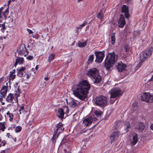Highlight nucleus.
<instances>
[{
    "label": "nucleus",
    "instance_id": "nucleus-32",
    "mask_svg": "<svg viewBox=\"0 0 153 153\" xmlns=\"http://www.w3.org/2000/svg\"><path fill=\"white\" fill-rule=\"evenodd\" d=\"M141 61L137 65V67H136V69H138L140 67H141L142 63L145 60V59H143L142 58H141L140 57Z\"/></svg>",
    "mask_w": 153,
    "mask_h": 153
},
{
    "label": "nucleus",
    "instance_id": "nucleus-41",
    "mask_svg": "<svg viewBox=\"0 0 153 153\" xmlns=\"http://www.w3.org/2000/svg\"><path fill=\"white\" fill-rule=\"evenodd\" d=\"M15 75H10V79L13 80L15 77Z\"/></svg>",
    "mask_w": 153,
    "mask_h": 153
},
{
    "label": "nucleus",
    "instance_id": "nucleus-46",
    "mask_svg": "<svg viewBox=\"0 0 153 153\" xmlns=\"http://www.w3.org/2000/svg\"><path fill=\"white\" fill-rule=\"evenodd\" d=\"M50 78V76H49L47 75V77H45L44 78V79L45 80L47 81Z\"/></svg>",
    "mask_w": 153,
    "mask_h": 153
},
{
    "label": "nucleus",
    "instance_id": "nucleus-5",
    "mask_svg": "<svg viewBox=\"0 0 153 153\" xmlns=\"http://www.w3.org/2000/svg\"><path fill=\"white\" fill-rule=\"evenodd\" d=\"M111 94L110 98H114L121 96L123 93L119 88H114L111 89L109 92Z\"/></svg>",
    "mask_w": 153,
    "mask_h": 153
},
{
    "label": "nucleus",
    "instance_id": "nucleus-19",
    "mask_svg": "<svg viewBox=\"0 0 153 153\" xmlns=\"http://www.w3.org/2000/svg\"><path fill=\"white\" fill-rule=\"evenodd\" d=\"M13 94L11 93H10L6 98V100L9 102H12L14 98Z\"/></svg>",
    "mask_w": 153,
    "mask_h": 153
},
{
    "label": "nucleus",
    "instance_id": "nucleus-64",
    "mask_svg": "<svg viewBox=\"0 0 153 153\" xmlns=\"http://www.w3.org/2000/svg\"><path fill=\"white\" fill-rule=\"evenodd\" d=\"M1 103H2V105H4V104H5V103L4 102H1Z\"/></svg>",
    "mask_w": 153,
    "mask_h": 153
},
{
    "label": "nucleus",
    "instance_id": "nucleus-42",
    "mask_svg": "<svg viewBox=\"0 0 153 153\" xmlns=\"http://www.w3.org/2000/svg\"><path fill=\"white\" fill-rule=\"evenodd\" d=\"M33 57L32 56H28L27 57V59L29 60H31L33 59Z\"/></svg>",
    "mask_w": 153,
    "mask_h": 153
},
{
    "label": "nucleus",
    "instance_id": "nucleus-26",
    "mask_svg": "<svg viewBox=\"0 0 153 153\" xmlns=\"http://www.w3.org/2000/svg\"><path fill=\"white\" fill-rule=\"evenodd\" d=\"M62 124L61 123L59 122V123L56 126V130H55L54 131V134H57L58 131L59 129L61 128V127L62 126Z\"/></svg>",
    "mask_w": 153,
    "mask_h": 153
},
{
    "label": "nucleus",
    "instance_id": "nucleus-14",
    "mask_svg": "<svg viewBox=\"0 0 153 153\" xmlns=\"http://www.w3.org/2000/svg\"><path fill=\"white\" fill-rule=\"evenodd\" d=\"M8 90V86H4L0 91V96L1 97H4L6 95Z\"/></svg>",
    "mask_w": 153,
    "mask_h": 153
},
{
    "label": "nucleus",
    "instance_id": "nucleus-3",
    "mask_svg": "<svg viewBox=\"0 0 153 153\" xmlns=\"http://www.w3.org/2000/svg\"><path fill=\"white\" fill-rule=\"evenodd\" d=\"M86 75L92 79L94 83H99L102 80V77L100 75L99 70L96 68L89 69L87 72Z\"/></svg>",
    "mask_w": 153,
    "mask_h": 153
},
{
    "label": "nucleus",
    "instance_id": "nucleus-50",
    "mask_svg": "<svg viewBox=\"0 0 153 153\" xmlns=\"http://www.w3.org/2000/svg\"><path fill=\"white\" fill-rule=\"evenodd\" d=\"M66 112H65V114H67L68 113L69 109H68V107H66Z\"/></svg>",
    "mask_w": 153,
    "mask_h": 153
},
{
    "label": "nucleus",
    "instance_id": "nucleus-11",
    "mask_svg": "<svg viewBox=\"0 0 153 153\" xmlns=\"http://www.w3.org/2000/svg\"><path fill=\"white\" fill-rule=\"evenodd\" d=\"M119 133L118 131H114L111 134L110 137V143H112L118 138L119 135Z\"/></svg>",
    "mask_w": 153,
    "mask_h": 153
},
{
    "label": "nucleus",
    "instance_id": "nucleus-62",
    "mask_svg": "<svg viewBox=\"0 0 153 153\" xmlns=\"http://www.w3.org/2000/svg\"><path fill=\"white\" fill-rule=\"evenodd\" d=\"M150 81H153V75L152 76V78L150 79Z\"/></svg>",
    "mask_w": 153,
    "mask_h": 153
},
{
    "label": "nucleus",
    "instance_id": "nucleus-53",
    "mask_svg": "<svg viewBox=\"0 0 153 153\" xmlns=\"http://www.w3.org/2000/svg\"><path fill=\"white\" fill-rule=\"evenodd\" d=\"M130 126V124L129 123H128V125L127 126L126 128H129Z\"/></svg>",
    "mask_w": 153,
    "mask_h": 153
},
{
    "label": "nucleus",
    "instance_id": "nucleus-63",
    "mask_svg": "<svg viewBox=\"0 0 153 153\" xmlns=\"http://www.w3.org/2000/svg\"><path fill=\"white\" fill-rule=\"evenodd\" d=\"M14 141L15 142L16 141V137L14 139Z\"/></svg>",
    "mask_w": 153,
    "mask_h": 153
},
{
    "label": "nucleus",
    "instance_id": "nucleus-54",
    "mask_svg": "<svg viewBox=\"0 0 153 153\" xmlns=\"http://www.w3.org/2000/svg\"><path fill=\"white\" fill-rule=\"evenodd\" d=\"M2 13L1 12H0V19H1V18H2Z\"/></svg>",
    "mask_w": 153,
    "mask_h": 153
},
{
    "label": "nucleus",
    "instance_id": "nucleus-59",
    "mask_svg": "<svg viewBox=\"0 0 153 153\" xmlns=\"http://www.w3.org/2000/svg\"><path fill=\"white\" fill-rule=\"evenodd\" d=\"M2 117L1 115V114H0V121L2 119Z\"/></svg>",
    "mask_w": 153,
    "mask_h": 153
},
{
    "label": "nucleus",
    "instance_id": "nucleus-10",
    "mask_svg": "<svg viewBox=\"0 0 153 153\" xmlns=\"http://www.w3.org/2000/svg\"><path fill=\"white\" fill-rule=\"evenodd\" d=\"M121 12L124 13L125 17L128 19L129 17L128 7L126 5H123L121 8Z\"/></svg>",
    "mask_w": 153,
    "mask_h": 153
},
{
    "label": "nucleus",
    "instance_id": "nucleus-39",
    "mask_svg": "<svg viewBox=\"0 0 153 153\" xmlns=\"http://www.w3.org/2000/svg\"><path fill=\"white\" fill-rule=\"evenodd\" d=\"M87 24V22H85L82 25H79V27H77V28L78 29H81L82 28V27L84 26L85 25H86V24Z\"/></svg>",
    "mask_w": 153,
    "mask_h": 153
},
{
    "label": "nucleus",
    "instance_id": "nucleus-15",
    "mask_svg": "<svg viewBox=\"0 0 153 153\" xmlns=\"http://www.w3.org/2000/svg\"><path fill=\"white\" fill-rule=\"evenodd\" d=\"M93 121L92 117H89L83 120V123L86 126H88L90 125Z\"/></svg>",
    "mask_w": 153,
    "mask_h": 153
},
{
    "label": "nucleus",
    "instance_id": "nucleus-9",
    "mask_svg": "<svg viewBox=\"0 0 153 153\" xmlns=\"http://www.w3.org/2000/svg\"><path fill=\"white\" fill-rule=\"evenodd\" d=\"M25 51H26V54L24 55V56H26L28 53V51L25 48V45L24 44L21 45L18 48L17 51L19 55H22L25 53Z\"/></svg>",
    "mask_w": 153,
    "mask_h": 153
},
{
    "label": "nucleus",
    "instance_id": "nucleus-23",
    "mask_svg": "<svg viewBox=\"0 0 153 153\" xmlns=\"http://www.w3.org/2000/svg\"><path fill=\"white\" fill-rule=\"evenodd\" d=\"M69 105L71 107L75 108L77 105V104L75 100H73L69 103Z\"/></svg>",
    "mask_w": 153,
    "mask_h": 153
},
{
    "label": "nucleus",
    "instance_id": "nucleus-34",
    "mask_svg": "<svg viewBox=\"0 0 153 153\" xmlns=\"http://www.w3.org/2000/svg\"><path fill=\"white\" fill-rule=\"evenodd\" d=\"M0 27L1 28L0 29L1 31L4 32V29L6 28L4 23L3 24H0Z\"/></svg>",
    "mask_w": 153,
    "mask_h": 153
},
{
    "label": "nucleus",
    "instance_id": "nucleus-45",
    "mask_svg": "<svg viewBox=\"0 0 153 153\" xmlns=\"http://www.w3.org/2000/svg\"><path fill=\"white\" fill-rule=\"evenodd\" d=\"M3 15L5 19H6L7 17V16L5 13H2V16Z\"/></svg>",
    "mask_w": 153,
    "mask_h": 153
},
{
    "label": "nucleus",
    "instance_id": "nucleus-37",
    "mask_svg": "<svg viewBox=\"0 0 153 153\" xmlns=\"http://www.w3.org/2000/svg\"><path fill=\"white\" fill-rule=\"evenodd\" d=\"M22 127L20 126H17L15 128V131L16 132H19L22 130Z\"/></svg>",
    "mask_w": 153,
    "mask_h": 153
},
{
    "label": "nucleus",
    "instance_id": "nucleus-22",
    "mask_svg": "<svg viewBox=\"0 0 153 153\" xmlns=\"http://www.w3.org/2000/svg\"><path fill=\"white\" fill-rule=\"evenodd\" d=\"M104 16V13L103 12L102 10H101L100 12L98 13L97 15V17L100 19L102 21Z\"/></svg>",
    "mask_w": 153,
    "mask_h": 153
},
{
    "label": "nucleus",
    "instance_id": "nucleus-43",
    "mask_svg": "<svg viewBox=\"0 0 153 153\" xmlns=\"http://www.w3.org/2000/svg\"><path fill=\"white\" fill-rule=\"evenodd\" d=\"M127 45H125L124 47V50L126 52H127L129 51V48Z\"/></svg>",
    "mask_w": 153,
    "mask_h": 153
},
{
    "label": "nucleus",
    "instance_id": "nucleus-27",
    "mask_svg": "<svg viewBox=\"0 0 153 153\" xmlns=\"http://www.w3.org/2000/svg\"><path fill=\"white\" fill-rule=\"evenodd\" d=\"M94 59V55H90L88 57V59L87 63L88 64H90L91 62Z\"/></svg>",
    "mask_w": 153,
    "mask_h": 153
},
{
    "label": "nucleus",
    "instance_id": "nucleus-48",
    "mask_svg": "<svg viewBox=\"0 0 153 153\" xmlns=\"http://www.w3.org/2000/svg\"><path fill=\"white\" fill-rule=\"evenodd\" d=\"M27 30L29 34H30L33 33L32 31L31 30H30L29 29H27Z\"/></svg>",
    "mask_w": 153,
    "mask_h": 153
},
{
    "label": "nucleus",
    "instance_id": "nucleus-61",
    "mask_svg": "<svg viewBox=\"0 0 153 153\" xmlns=\"http://www.w3.org/2000/svg\"><path fill=\"white\" fill-rule=\"evenodd\" d=\"M3 98L2 97H1V98H0V101L1 102H2L3 100Z\"/></svg>",
    "mask_w": 153,
    "mask_h": 153
},
{
    "label": "nucleus",
    "instance_id": "nucleus-21",
    "mask_svg": "<svg viewBox=\"0 0 153 153\" xmlns=\"http://www.w3.org/2000/svg\"><path fill=\"white\" fill-rule=\"evenodd\" d=\"M23 61L24 59L23 58H20V57H18L16 60L15 66H16L18 63L22 64Z\"/></svg>",
    "mask_w": 153,
    "mask_h": 153
},
{
    "label": "nucleus",
    "instance_id": "nucleus-49",
    "mask_svg": "<svg viewBox=\"0 0 153 153\" xmlns=\"http://www.w3.org/2000/svg\"><path fill=\"white\" fill-rule=\"evenodd\" d=\"M76 32L77 33V34L78 35L79 34V31H78V29H79L77 28V27H76Z\"/></svg>",
    "mask_w": 153,
    "mask_h": 153
},
{
    "label": "nucleus",
    "instance_id": "nucleus-25",
    "mask_svg": "<svg viewBox=\"0 0 153 153\" xmlns=\"http://www.w3.org/2000/svg\"><path fill=\"white\" fill-rule=\"evenodd\" d=\"M111 44L112 45H114L115 42V33H113L111 34Z\"/></svg>",
    "mask_w": 153,
    "mask_h": 153
},
{
    "label": "nucleus",
    "instance_id": "nucleus-35",
    "mask_svg": "<svg viewBox=\"0 0 153 153\" xmlns=\"http://www.w3.org/2000/svg\"><path fill=\"white\" fill-rule=\"evenodd\" d=\"M86 45V42H79L78 43V46L79 47H83L85 46Z\"/></svg>",
    "mask_w": 153,
    "mask_h": 153
},
{
    "label": "nucleus",
    "instance_id": "nucleus-6",
    "mask_svg": "<svg viewBox=\"0 0 153 153\" xmlns=\"http://www.w3.org/2000/svg\"><path fill=\"white\" fill-rule=\"evenodd\" d=\"M141 98L142 101L148 103L153 102V95L149 93L143 94Z\"/></svg>",
    "mask_w": 153,
    "mask_h": 153
},
{
    "label": "nucleus",
    "instance_id": "nucleus-47",
    "mask_svg": "<svg viewBox=\"0 0 153 153\" xmlns=\"http://www.w3.org/2000/svg\"><path fill=\"white\" fill-rule=\"evenodd\" d=\"M7 149H6L5 150H3V151H2L1 153H6L7 152Z\"/></svg>",
    "mask_w": 153,
    "mask_h": 153
},
{
    "label": "nucleus",
    "instance_id": "nucleus-24",
    "mask_svg": "<svg viewBox=\"0 0 153 153\" xmlns=\"http://www.w3.org/2000/svg\"><path fill=\"white\" fill-rule=\"evenodd\" d=\"M61 132V131H59L58 132L57 134H54L52 138L51 139V140L52 141V142L53 143H55L56 142V139L57 137L58 136L59 134Z\"/></svg>",
    "mask_w": 153,
    "mask_h": 153
},
{
    "label": "nucleus",
    "instance_id": "nucleus-30",
    "mask_svg": "<svg viewBox=\"0 0 153 153\" xmlns=\"http://www.w3.org/2000/svg\"><path fill=\"white\" fill-rule=\"evenodd\" d=\"M5 128V127L4 122L0 123V130L3 131H4Z\"/></svg>",
    "mask_w": 153,
    "mask_h": 153
},
{
    "label": "nucleus",
    "instance_id": "nucleus-36",
    "mask_svg": "<svg viewBox=\"0 0 153 153\" xmlns=\"http://www.w3.org/2000/svg\"><path fill=\"white\" fill-rule=\"evenodd\" d=\"M6 143V141L5 140L2 141L0 139V147L2 146H4Z\"/></svg>",
    "mask_w": 153,
    "mask_h": 153
},
{
    "label": "nucleus",
    "instance_id": "nucleus-18",
    "mask_svg": "<svg viewBox=\"0 0 153 153\" xmlns=\"http://www.w3.org/2000/svg\"><path fill=\"white\" fill-rule=\"evenodd\" d=\"M64 112L62 108H59L57 112V115L61 119L63 118Z\"/></svg>",
    "mask_w": 153,
    "mask_h": 153
},
{
    "label": "nucleus",
    "instance_id": "nucleus-16",
    "mask_svg": "<svg viewBox=\"0 0 153 153\" xmlns=\"http://www.w3.org/2000/svg\"><path fill=\"white\" fill-rule=\"evenodd\" d=\"M137 134L135 133L133 134L132 138L130 140V143L133 146L135 145L138 141Z\"/></svg>",
    "mask_w": 153,
    "mask_h": 153
},
{
    "label": "nucleus",
    "instance_id": "nucleus-52",
    "mask_svg": "<svg viewBox=\"0 0 153 153\" xmlns=\"http://www.w3.org/2000/svg\"><path fill=\"white\" fill-rule=\"evenodd\" d=\"M9 9L8 8H7V9L5 10V12H4V13H8L9 12L8 11Z\"/></svg>",
    "mask_w": 153,
    "mask_h": 153
},
{
    "label": "nucleus",
    "instance_id": "nucleus-40",
    "mask_svg": "<svg viewBox=\"0 0 153 153\" xmlns=\"http://www.w3.org/2000/svg\"><path fill=\"white\" fill-rule=\"evenodd\" d=\"M16 91V93L15 94V95L16 96V97H17L19 96L20 93L19 87L17 88V90Z\"/></svg>",
    "mask_w": 153,
    "mask_h": 153
},
{
    "label": "nucleus",
    "instance_id": "nucleus-29",
    "mask_svg": "<svg viewBox=\"0 0 153 153\" xmlns=\"http://www.w3.org/2000/svg\"><path fill=\"white\" fill-rule=\"evenodd\" d=\"M55 55L53 54H50L48 57V61L49 62H51L53 60L55 57Z\"/></svg>",
    "mask_w": 153,
    "mask_h": 153
},
{
    "label": "nucleus",
    "instance_id": "nucleus-28",
    "mask_svg": "<svg viewBox=\"0 0 153 153\" xmlns=\"http://www.w3.org/2000/svg\"><path fill=\"white\" fill-rule=\"evenodd\" d=\"M122 126L121 123V121H118L116 123L115 126V128L116 129H120Z\"/></svg>",
    "mask_w": 153,
    "mask_h": 153
},
{
    "label": "nucleus",
    "instance_id": "nucleus-51",
    "mask_svg": "<svg viewBox=\"0 0 153 153\" xmlns=\"http://www.w3.org/2000/svg\"><path fill=\"white\" fill-rule=\"evenodd\" d=\"M30 75L29 74H26V78L27 79H28L29 78Z\"/></svg>",
    "mask_w": 153,
    "mask_h": 153
},
{
    "label": "nucleus",
    "instance_id": "nucleus-8",
    "mask_svg": "<svg viewBox=\"0 0 153 153\" xmlns=\"http://www.w3.org/2000/svg\"><path fill=\"white\" fill-rule=\"evenodd\" d=\"M153 51V48L151 47L150 48L148 49L145 52H142L140 55L141 58L146 60L147 58L151 55Z\"/></svg>",
    "mask_w": 153,
    "mask_h": 153
},
{
    "label": "nucleus",
    "instance_id": "nucleus-55",
    "mask_svg": "<svg viewBox=\"0 0 153 153\" xmlns=\"http://www.w3.org/2000/svg\"><path fill=\"white\" fill-rule=\"evenodd\" d=\"M151 129L153 131V124H151L150 126Z\"/></svg>",
    "mask_w": 153,
    "mask_h": 153
},
{
    "label": "nucleus",
    "instance_id": "nucleus-13",
    "mask_svg": "<svg viewBox=\"0 0 153 153\" xmlns=\"http://www.w3.org/2000/svg\"><path fill=\"white\" fill-rule=\"evenodd\" d=\"M126 65L121 62L118 63L117 65V68L119 72H121L126 70Z\"/></svg>",
    "mask_w": 153,
    "mask_h": 153
},
{
    "label": "nucleus",
    "instance_id": "nucleus-4",
    "mask_svg": "<svg viewBox=\"0 0 153 153\" xmlns=\"http://www.w3.org/2000/svg\"><path fill=\"white\" fill-rule=\"evenodd\" d=\"M107 99L105 96L101 95L97 97L95 99V104L100 106H105L107 105Z\"/></svg>",
    "mask_w": 153,
    "mask_h": 153
},
{
    "label": "nucleus",
    "instance_id": "nucleus-56",
    "mask_svg": "<svg viewBox=\"0 0 153 153\" xmlns=\"http://www.w3.org/2000/svg\"><path fill=\"white\" fill-rule=\"evenodd\" d=\"M4 8V7H2L0 8V12H2V10H3Z\"/></svg>",
    "mask_w": 153,
    "mask_h": 153
},
{
    "label": "nucleus",
    "instance_id": "nucleus-20",
    "mask_svg": "<svg viewBox=\"0 0 153 153\" xmlns=\"http://www.w3.org/2000/svg\"><path fill=\"white\" fill-rule=\"evenodd\" d=\"M26 68L25 67H22L21 69L18 70V75L19 76L22 77L24 74V71L25 70Z\"/></svg>",
    "mask_w": 153,
    "mask_h": 153
},
{
    "label": "nucleus",
    "instance_id": "nucleus-60",
    "mask_svg": "<svg viewBox=\"0 0 153 153\" xmlns=\"http://www.w3.org/2000/svg\"><path fill=\"white\" fill-rule=\"evenodd\" d=\"M38 65H37L36 66V67L35 69H36V70L37 71V70H38Z\"/></svg>",
    "mask_w": 153,
    "mask_h": 153
},
{
    "label": "nucleus",
    "instance_id": "nucleus-1",
    "mask_svg": "<svg viewBox=\"0 0 153 153\" xmlns=\"http://www.w3.org/2000/svg\"><path fill=\"white\" fill-rule=\"evenodd\" d=\"M90 88V85L85 80L79 82L73 91L74 95L82 100L87 97V94Z\"/></svg>",
    "mask_w": 153,
    "mask_h": 153
},
{
    "label": "nucleus",
    "instance_id": "nucleus-7",
    "mask_svg": "<svg viewBox=\"0 0 153 153\" xmlns=\"http://www.w3.org/2000/svg\"><path fill=\"white\" fill-rule=\"evenodd\" d=\"M94 53L96 56L95 62L98 63H101L104 57V52H95Z\"/></svg>",
    "mask_w": 153,
    "mask_h": 153
},
{
    "label": "nucleus",
    "instance_id": "nucleus-12",
    "mask_svg": "<svg viewBox=\"0 0 153 153\" xmlns=\"http://www.w3.org/2000/svg\"><path fill=\"white\" fill-rule=\"evenodd\" d=\"M119 26L121 28L123 27L126 24L124 17L123 15H120V17L118 21Z\"/></svg>",
    "mask_w": 153,
    "mask_h": 153
},
{
    "label": "nucleus",
    "instance_id": "nucleus-33",
    "mask_svg": "<svg viewBox=\"0 0 153 153\" xmlns=\"http://www.w3.org/2000/svg\"><path fill=\"white\" fill-rule=\"evenodd\" d=\"M102 112L101 111H96L95 112V114L97 117H99L101 115Z\"/></svg>",
    "mask_w": 153,
    "mask_h": 153
},
{
    "label": "nucleus",
    "instance_id": "nucleus-2",
    "mask_svg": "<svg viewBox=\"0 0 153 153\" xmlns=\"http://www.w3.org/2000/svg\"><path fill=\"white\" fill-rule=\"evenodd\" d=\"M118 58L114 52L109 53L105 61L104 67L107 70H109L115 63Z\"/></svg>",
    "mask_w": 153,
    "mask_h": 153
},
{
    "label": "nucleus",
    "instance_id": "nucleus-17",
    "mask_svg": "<svg viewBox=\"0 0 153 153\" xmlns=\"http://www.w3.org/2000/svg\"><path fill=\"white\" fill-rule=\"evenodd\" d=\"M144 124L143 123H138V124L135 127L136 129H137L138 131H142L145 128Z\"/></svg>",
    "mask_w": 153,
    "mask_h": 153
},
{
    "label": "nucleus",
    "instance_id": "nucleus-58",
    "mask_svg": "<svg viewBox=\"0 0 153 153\" xmlns=\"http://www.w3.org/2000/svg\"><path fill=\"white\" fill-rule=\"evenodd\" d=\"M130 1V0H125V2L126 3H128Z\"/></svg>",
    "mask_w": 153,
    "mask_h": 153
},
{
    "label": "nucleus",
    "instance_id": "nucleus-31",
    "mask_svg": "<svg viewBox=\"0 0 153 153\" xmlns=\"http://www.w3.org/2000/svg\"><path fill=\"white\" fill-rule=\"evenodd\" d=\"M7 115H9V117L10 118L9 120L12 122L13 120V116L12 113H10L9 111H8L6 113Z\"/></svg>",
    "mask_w": 153,
    "mask_h": 153
},
{
    "label": "nucleus",
    "instance_id": "nucleus-44",
    "mask_svg": "<svg viewBox=\"0 0 153 153\" xmlns=\"http://www.w3.org/2000/svg\"><path fill=\"white\" fill-rule=\"evenodd\" d=\"M15 70H13L12 71L10 72V75H13V74H14L15 73Z\"/></svg>",
    "mask_w": 153,
    "mask_h": 153
},
{
    "label": "nucleus",
    "instance_id": "nucleus-38",
    "mask_svg": "<svg viewBox=\"0 0 153 153\" xmlns=\"http://www.w3.org/2000/svg\"><path fill=\"white\" fill-rule=\"evenodd\" d=\"M24 111V107L23 106H20V108L19 110V114H21L22 113H23Z\"/></svg>",
    "mask_w": 153,
    "mask_h": 153
},
{
    "label": "nucleus",
    "instance_id": "nucleus-57",
    "mask_svg": "<svg viewBox=\"0 0 153 153\" xmlns=\"http://www.w3.org/2000/svg\"><path fill=\"white\" fill-rule=\"evenodd\" d=\"M11 1V0H9V1H8V4H7V5L8 6H9V5Z\"/></svg>",
    "mask_w": 153,
    "mask_h": 153
}]
</instances>
